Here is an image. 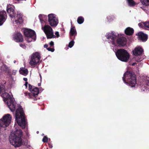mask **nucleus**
<instances>
[{
    "label": "nucleus",
    "mask_w": 149,
    "mask_h": 149,
    "mask_svg": "<svg viewBox=\"0 0 149 149\" xmlns=\"http://www.w3.org/2000/svg\"><path fill=\"white\" fill-rule=\"evenodd\" d=\"M134 32V29L130 27L127 28L125 31V33L128 36L132 35Z\"/></svg>",
    "instance_id": "obj_20"
},
{
    "label": "nucleus",
    "mask_w": 149,
    "mask_h": 149,
    "mask_svg": "<svg viewBox=\"0 0 149 149\" xmlns=\"http://www.w3.org/2000/svg\"><path fill=\"white\" fill-rule=\"evenodd\" d=\"M28 84V82H26L25 84H24V86H25V88H26L27 87Z\"/></svg>",
    "instance_id": "obj_36"
},
{
    "label": "nucleus",
    "mask_w": 149,
    "mask_h": 149,
    "mask_svg": "<svg viewBox=\"0 0 149 149\" xmlns=\"http://www.w3.org/2000/svg\"><path fill=\"white\" fill-rule=\"evenodd\" d=\"M48 138L46 136H44V138L42 139V141L44 142H47V141Z\"/></svg>",
    "instance_id": "obj_29"
},
{
    "label": "nucleus",
    "mask_w": 149,
    "mask_h": 149,
    "mask_svg": "<svg viewBox=\"0 0 149 149\" xmlns=\"http://www.w3.org/2000/svg\"><path fill=\"white\" fill-rule=\"evenodd\" d=\"M49 45L51 47H52L54 45V42L52 41H51L49 43Z\"/></svg>",
    "instance_id": "obj_32"
},
{
    "label": "nucleus",
    "mask_w": 149,
    "mask_h": 149,
    "mask_svg": "<svg viewBox=\"0 0 149 149\" xmlns=\"http://www.w3.org/2000/svg\"><path fill=\"white\" fill-rule=\"evenodd\" d=\"M143 23L145 27L149 29V21H146Z\"/></svg>",
    "instance_id": "obj_27"
},
{
    "label": "nucleus",
    "mask_w": 149,
    "mask_h": 149,
    "mask_svg": "<svg viewBox=\"0 0 149 149\" xmlns=\"http://www.w3.org/2000/svg\"><path fill=\"white\" fill-rule=\"evenodd\" d=\"M16 120L18 125L23 129L25 127L26 122L25 119L23 110L19 106L17 109L15 113Z\"/></svg>",
    "instance_id": "obj_5"
},
{
    "label": "nucleus",
    "mask_w": 149,
    "mask_h": 149,
    "mask_svg": "<svg viewBox=\"0 0 149 149\" xmlns=\"http://www.w3.org/2000/svg\"><path fill=\"white\" fill-rule=\"evenodd\" d=\"M4 101L6 102L9 108L12 111L15 110L16 104L14 102V99L8 93L4 92L2 94Z\"/></svg>",
    "instance_id": "obj_6"
},
{
    "label": "nucleus",
    "mask_w": 149,
    "mask_h": 149,
    "mask_svg": "<svg viewBox=\"0 0 149 149\" xmlns=\"http://www.w3.org/2000/svg\"><path fill=\"white\" fill-rule=\"evenodd\" d=\"M13 40L17 42H21L23 41V38L22 34L17 33L14 34L13 37Z\"/></svg>",
    "instance_id": "obj_17"
},
{
    "label": "nucleus",
    "mask_w": 149,
    "mask_h": 149,
    "mask_svg": "<svg viewBox=\"0 0 149 149\" xmlns=\"http://www.w3.org/2000/svg\"><path fill=\"white\" fill-rule=\"evenodd\" d=\"M44 47L45 48H46L47 49V48H48V45L47 44H45L44 45Z\"/></svg>",
    "instance_id": "obj_35"
},
{
    "label": "nucleus",
    "mask_w": 149,
    "mask_h": 149,
    "mask_svg": "<svg viewBox=\"0 0 149 149\" xmlns=\"http://www.w3.org/2000/svg\"><path fill=\"white\" fill-rule=\"evenodd\" d=\"M38 17L40 21L42 23H43L44 22V18L47 17L46 15L41 14L39 15Z\"/></svg>",
    "instance_id": "obj_24"
},
{
    "label": "nucleus",
    "mask_w": 149,
    "mask_h": 149,
    "mask_svg": "<svg viewBox=\"0 0 149 149\" xmlns=\"http://www.w3.org/2000/svg\"><path fill=\"white\" fill-rule=\"evenodd\" d=\"M84 21V18L82 16L79 17L77 19V22L79 24L82 23Z\"/></svg>",
    "instance_id": "obj_23"
},
{
    "label": "nucleus",
    "mask_w": 149,
    "mask_h": 149,
    "mask_svg": "<svg viewBox=\"0 0 149 149\" xmlns=\"http://www.w3.org/2000/svg\"><path fill=\"white\" fill-rule=\"evenodd\" d=\"M48 21L49 24L52 27H55L58 23V20L56 15L52 13L48 15Z\"/></svg>",
    "instance_id": "obj_12"
},
{
    "label": "nucleus",
    "mask_w": 149,
    "mask_h": 149,
    "mask_svg": "<svg viewBox=\"0 0 149 149\" xmlns=\"http://www.w3.org/2000/svg\"><path fill=\"white\" fill-rule=\"evenodd\" d=\"M41 85V84L40 83H38V86H40Z\"/></svg>",
    "instance_id": "obj_39"
},
{
    "label": "nucleus",
    "mask_w": 149,
    "mask_h": 149,
    "mask_svg": "<svg viewBox=\"0 0 149 149\" xmlns=\"http://www.w3.org/2000/svg\"><path fill=\"white\" fill-rule=\"evenodd\" d=\"M139 85L142 88L143 91L146 89V86H149V77L147 76H142L139 80Z\"/></svg>",
    "instance_id": "obj_14"
},
{
    "label": "nucleus",
    "mask_w": 149,
    "mask_h": 149,
    "mask_svg": "<svg viewBox=\"0 0 149 149\" xmlns=\"http://www.w3.org/2000/svg\"><path fill=\"white\" fill-rule=\"evenodd\" d=\"M47 49L49 51H51L52 52H53L54 51V48H51L50 47H48L47 48Z\"/></svg>",
    "instance_id": "obj_30"
},
{
    "label": "nucleus",
    "mask_w": 149,
    "mask_h": 149,
    "mask_svg": "<svg viewBox=\"0 0 149 149\" xmlns=\"http://www.w3.org/2000/svg\"><path fill=\"white\" fill-rule=\"evenodd\" d=\"M16 62V61H15H15H14V63H15V62Z\"/></svg>",
    "instance_id": "obj_41"
},
{
    "label": "nucleus",
    "mask_w": 149,
    "mask_h": 149,
    "mask_svg": "<svg viewBox=\"0 0 149 149\" xmlns=\"http://www.w3.org/2000/svg\"><path fill=\"white\" fill-rule=\"evenodd\" d=\"M23 80H24V81H26V82H27L26 81H27V78H23Z\"/></svg>",
    "instance_id": "obj_38"
},
{
    "label": "nucleus",
    "mask_w": 149,
    "mask_h": 149,
    "mask_svg": "<svg viewBox=\"0 0 149 149\" xmlns=\"http://www.w3.org/2000/svg\"><path fill=\"white\" fill-rule=\"evenodd\" d=\"M52 146H50V148H52Z\"/></svg>",
    "instance_id": "obj_42"
},
{
    "label": "nucleus",
    "mask_w": 149,
    "mask_h": 149,
    "mask_svg": "<svg viewBox=\"0 0 149 149\" xmlns=\"http://www.w3.org/2000/svg\"><path fill=\"white\" fill-rule=\"evenodd\" d=\"M55 34L57 37L59 36V32L58 31H56L55 33Z\"/></svg>",
    "instance_id": "obj_34"
},
{
    "label": "nucleus",
    "mask_w": 149,
    "mask_h": 149,
    "mask_svg": "<svg viewBox=\"0 0 149 149\" xmlns=\"http://www.w3.org/2000/svg\"><path fill=\"white\" fill-rule=\"evenodd\" d=\"M143 5L146 6L149 5V0H140Z\"/></svg>",
    "instance_id": "obj_25"
},
{
    "label": "nucleus",
    "mask_w": 149,
    "mask_h": 149,
    "mask_svg": "<svg viewBox=\"0 0 149 149\" xmlns=\"http://www.w3.org/2000/svg\"><path fill=\"white\" fill-rule=\"evenodd\" d=\"M40 79L41 80V79H42V76H41L40 74Z\"/></svg>",
    "instance_id": "obj_40"
},
{
    "label": "nucleus",
    "mask_w": 149,
    "mask_h": 149,
    "mask_svg": "<svg viewBox=\"0 0 149 149\" xmlns=\"http://www.w3.org/2000/svg\"><path fill=\"white\" fill-rule=\"evenodd\" d=\"M19 45L21 47H22L24 49H25L26 48V45L24 44H20Z\"/></svg>",
    "instance_id": "obj_31"
},
{
    "label": "nucleus",
    "mask_w": 149,
    "mask_h": 149,
    "mask_svg": "<svg viewBox=\"0 0 149 149\" xmlns=\"http://www.w3.org/2000/svg\"><path fill=\"white\" fill-rule=\"evenodd\" d=\"M115 54L117 58L122 61L127 62L130 58L129 53L124 49H118Z\"/></svg>",
    "instance_id": "obj_7"
},
{
    "label": "nucleus",
    "mask_w": 149,
    "mask_h": 149,
    "mask_svg": "<svg viewBox=\"0 0 149 149\" xmlns=\"http://www.w3.org/2000/svg\"><path fill=\"white\" fill-rule=\"evenodd\" d=\"M106 37L109 40H111L112 43L113 45H115L117 43L119 46H124L127 43V39L126 38L121 37L117 38V36L114 34V33L113 31L109 33Z\"/></svg>",
    "instance_id": "obj_4"
},
{
    "label": "nucleus",
    "mask_w": 149,
    "mask_h": 149,
    "mask_svg": "<svg viewBox=\"0 0 149 149\" xmlns=\"http://www.w3.org/2000/svg\"><path fill=\"white\" fill-rule=\"evenodd\" d=\"M143 52V49L139 46L136 47L133 51V54L135 56L134 59L136 60V62L139 63L142 60V58L141 57Z\"/></svg>",
    "instance_id": "obj_10"
},
{
    "label": "nucleus",
    "mask_w": 149,
    "mask_h": 149,
    "mask_svg": "<svg viewBox=\"0 0 149 149\" xmlns=\"http://www.w3.org/2000/svg\"><path fill=\"white\" fill-rule=\"evenodd\" d=\"M14 9L13 5L9 4L7 6V11L9 14L13 24H20L23 21L22 15L19 12L16 14L14 12Z\"/></svg>",
    "instance_id": "obj_1"
},
{
    "label": "nucleus",
    "mask_w": 149,
    "mask_h": 149,
    "mask_svg": "<svg viewBox=\"0 0 149 149\" xmlns=\"http://www.w3.org/2000/svg\"><path fill=\"white\" fill-rule=\"evenodd\" d=\"M138 35L139 39L142 40L143 42H145L147 40V35L142 32H139Z\"/></svg>",
    "instance_id": "obj_19"
},
{
    "label": "nucleus",
    "mask_w": 149,
    "mask_h": 149,
    "mask_svg": "<svg viewBox=\"0 0 149 149\" xmlns=\"http://www.w3.org/2000/svg\"><path fill=\"white\" fill-rule=\"evenodd\" d=\"M24 35L26 37V40L28 42L35 41L36 39V35L35 32L30 29H25L24 31Z\"/></svg>",
    "instance_id": "obj_8"
},
{
    "label": "nucleus",
    "mask_w": 149,
    "mask_h": 149,
    "mask_svg": "<svg viewBox=\"0 0 149 149\" xmlns=\"http://www.w3.org/2000/svg\"><path fill=\"white\" fill-rule=\"evenodd\" d=\"M12 119V117L9 114L4 115L2 118L0 119V126L5 127L8 126L10 124Z\"/></svg>",
    "instance_id": "obj_9"
},
{
    "label": "nucleus",
    "mask_w": 149,
    "mask_h": 149,
    "mask_svg": "<svg viewBox=\"0 0 149 149\" xmlns=\"http://www.w3.org/2000/svg\"><path fill=\"white\" fill-rule=\"evenodd\" d=\"M123 80L124 83L132 87L135 86L136 84L135 75L132 72H126L124 74Z\"/></svg>",
    "instance_id": "obj_3"
},
{
    "label": "nucleus",
    "mask_w": 149,
    "mask_h": 149,
    "mask_svg": "<svg viewBox=\"0 0 149 149\" xmlns=\"http://www.w3.org/2000/svg\"><path fill=\"white\" fill-rule=\"evenodd\" d=\"M42 29L48 39L55 37L54 35V31L52 28L49 25H45L43 27H42Z\"/></svg>",
    "instance_id": "obj_13"
},
{
    "label": "nucleus",
    "mask_w": 149,
    "mask_h": 149,
    "mask_svg": "<svg viewBox=\"0 0 149 149\" xmlns=\"http://www.w3.org/2000/svg\"><path fill=\"white\" fill-rule=\"evenodd\" d=\"M19 72L20 74L26 76L28 73V70L27 69L25 68H20L19 70Z\"/></svg>",
    "instance_id": "obj_21"
},
{
    "label": "nucleus",
    "mask_w": 149,
    "mask_h": 149,
    "mask_svg": "<svg viewBox=\"0 0 149 149\" xmlns=\"http://www.w3.org/2000/svg\"><path fill=\"white\" fill-rule=\"evenodd\" d=\"M41 56L40 54L38 52L33 53L31 56L29 62L31 65H35L39 64L41 62Z\"/></svg>",
    "instance_id": "obj_11"
},
{
    "label": "nucleus",
    "mask_w": 149,
    "mask_h": 149,
    "mask_svg": "<svg viewBox=\"0 0 149 149\" xmlns=\"http://www.w3.org/2000/svg\"><path fill=\"white\" fill-rule=\"evenodd\" d=\"M128 5L130 6H134L136 4L135 2L133 0H127Z\"/></svg>",
    "instance_id": "obj_22"
},
{
    "label": "nucleus",
    "mask_w": 149,
    "mask_h": 149,
    "mask_svg": "<svg viewBox=\"0 0 149 149\" xmlns=\"http://www.w3.org/2000/svg\"><path fill=\"white\" fill-rule=\"evenodd\" d=\"M29 89L31 92L29 94L30 98H33L37 96L39 93L38 88L37 87H32L31 85L29 84Z\"/></svg>",
    "instance_id": "obj_15"
},
{
    "label": "nucleus",
    "mask_w": 149,
    "mask_h": 149,
    "mask_svg": "<svg viewBox=\"0 0 149 149\" xmlns=\"http://www.w3.org/2000/svg\"><path fill=\"white\" fill-rule=\"evenodd\" d=\"M77 34V32L74 26H71L69 36L70 39H74Z\"/></svg>",
    "instance_id": "obj_16"
},
{
    "label": "nucleus",
    "mask_w": 149,
    "mask_h": 149,
    "mask_svg": "<svg viewBox=\"0 0 149 149\" xmlns=\"http://www.w3.org/2000/svg\"><path fill=\"white\" fill-rule=\"evenodd\" d=\"M137 64V63H136V62H132V65H135V64Z\"/></svg>",
    "instance_id": "obj_37"
},
{
    "label": "nucleus",
    "mask_w": 149,
    "mask_h": 149,
    "mask_svg": "<svg viewBox=\"0 0 149 149\" xmlns=\"http://www.w3.org/2000/svg\"><path fill=\"white\" fill-rule=\"evenodd\" d=\"M71 40H72L70 42L68 45V47H69L70 48L72 47L74 45V39Z\"/></svg>",
    "instance_id": "obj_26"
},
{
    "label": "nucleus",
    "mask_w": 149,
    "mask_h": 149,
    "mask_svg": "<svg viewBox=\"0 0 149 149\" xmlns=\"http://www.w3.org/2000/svg\"><path fill=\"white\" fill-rule=\"evenodd\" d=\"M22 132L20 130H17L11 134L10 137V143L15 147H19L22 144V139L21 138Z\"/></svg>",
    "instance_id": "obj_2"
},
{
    "label": "nucleus",
    "mask_w": 149,
    "mask_h": 149,
    "mask_svg": "<svg viewBox=\"0 0 149 149\" xmlns=\"http://www.w3.org/2000/svg\"><path fill=\"white\" fill-rule=\"evenodd\" d=\"M6 12L2 11L0 12V26L2 25L6 19Z\"/></svg>",
    "instance_id": "obj_18"
},
{
    "label": "nucleus",
    "mask_w": 149,
    "mask_h": 149,
    "mask_svg": "<svg viewBox=\"0 0 149 149\" xmlns=\"http://www.w3.org/2000/svg\"><path fill=\"white\" fill-rule=\"evenodd\" d=\"M139 26L141 28L143 27L144 26L143 24H142V23H140L138 24Z\"/></svg>",
    "instance_id": "obj_33"
},
{
    "label": "nucleus",
    "mask_w": 149,
    "mask_h": 149,
    "mask_svg": "<svg viewBox=\"0 0 149 149\" xmlns=\"http://www.w3.org/2000/svg\"><path fill=\"white\" fill-rule=\"evenodd\" d=\"M5 86H0V93H3L5 91Z\"/></svg>",
    "instance_id": "obj_28"
}]
</instances>
